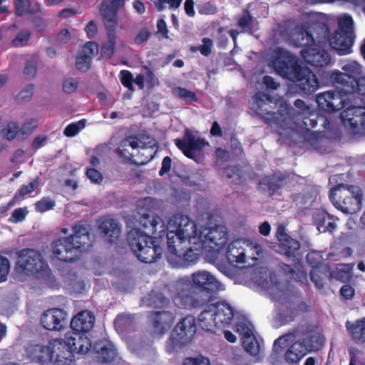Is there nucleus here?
<instances>
[{"label":"nucleus","mask_w":365,"mask_h":365,"mask_svg":"<svg viewBox=\"0 0 365 365\" xmlns=\"http://www.w3.org/2000/svg\"><path fill=\"white\" fill-rule=\"evenodd\" d=\"M71 328L73 331L71 336L68 338L66 343L73 354H86L91 350L92 344L90 338L86 335L93 329L94 321H70Z\"/></svg>","instance_id":"obj_9"},{"label":"nucleus","mask_w":365,"mask_h":365,"mask_svg":"<svg viewBox=\"0 0 365 365\" xmlns=\"http://www.w3.org/2000/svg\"><path fill=\"white\" fill-rule=\"evenodd\" d=\"M346 96L351 95L354 100L359 99L358 105L350 104L341 113L343 123L349 126L354 135H365V76H361L351 85L341 91Z\"/></svg>","instance_id":"obj_3"},{"label":"nucleus","mask_w":365,"mask_h":365,"mask_svg":"<svg viewBox=\"0 0 365 365\" xmlns=\"http://www.w3.org/2000/svg\"><path fill=\"white\" fill-rule=\"evenodd\" d=\"M150 202V197H145L138 202L136 220L143 227L150 229L153 237L138 228L130 230L127 235L128 244L131 250L138 259L144 263H153L161 257L163 248L155 244L154 238H163L167 232V226L160 216L154 215L150 209L143 210V207Z\"/></svg>","instance_id":"obj_1"},{"label":"nucleus","mask_w":365,"mask_h":365,"mask_svg":"<svg viewBox=\"0 0 365 365\" xmlns=\"http://www.w3.org/2000/svg\"><path fill=\"white\" fill-rule=\"evenodd\" d=\"M151 36V33L147 28H143L140 30L138 34L135 36L134 38V42L137 45L142 44L143 43L147 41Z\"/></svg>","instance_id":"obj_60"},{"label":"nucleus","mask_w":365,"mask_h":365,"mask_svg":"<svg viewBox=\"0 0 365 365\" xmlns=\"http://www.w3.org/2000/svg\"><path fill=\"white\" fill-rule=\"evenodd\" d=\"M124 0H106L101 3L100 13L106 29L108 41L102 44L101 54L109 58L113 53L116 44V29L118 26V11L123 6Z\"/></svg>","instance_id":"obj_5"},{"label":"nucleus","mask_w":365,"mask_h":365,"mask_svg":"<svg viewBox=\"0 0 365 365\" xmlns=\"http://www.w3.org/2000/svg\"><path fill=\"white\" fill-rule=\"evenodd\" d=\"M174 94L179 98L185 100L187 104L197 101L195 93L185 88L177 87L174 91Z\"/></svg>","instance_id":"obj_41"},{"label":"nucleus","mask_w":365,"mask_h":365,"mask_svg":"<svg viewBox=\"0 0 365 365\" xmlns=\"http://www.w3.org/2000/svg\"><path fill=\"white\" fill-rule=\"evenodd\" d=\"M98 45L93 41H88L83 47L82 54L90 56L91 60L92 61L93 57L98 53Z\"/></svg>","instance_id":"obj_58"},{"label":"nucleus","mask_w":365,"mask_h":365,"mask_svg":"<svg viewBox=\"0 0 365 365\" xmlns=\"http://www.w3.org/2000/svg\"><path fill=\"white\" fill-rule=\"evenodd\" d=\"M317 35L316 38H318V43L316 42L312 46L302 49L300 55L308 64L316 68H323L330 63L331 57L322 44V37L319 34Z\"/></svg>","instance_id":"obj_17"},{"label":"nucleus","mask_w":365,"mask_h":365,"mask_svg":"<svg viewBox=\"0 0 365 365\" xmlns=\"http://www.w3.org/2000/svg\"><path fill=\"white\" fill-rule=\"evenodd\" d=\"M191 277L193 287L199 291L194 292L191 288L187 287L180 289L173 297V302L174 298L182 291H189L193 295L200 294L203 297H206L207 295H212V292L219 289L220 283L207 271L202 270L194 272L192 274Z\"/></svg>","instance_id":"obj_12"},{"label":"nucleus","mask_w":365,"mask_h":365,"mask_svg":"<svg viewBox=\"0 0 365 365\" xmlns=\"http://www.w3.org/2000/svg\"><path fill=\"white\" fill-rule=\"evenodd\" d=\"M85 125L86 120L84 119L81 120L77 123H71L66 127L63 133L67 137H73L81 129L83 128Z\"/></svg>","instance_id":"obj_48"},{"label":"nucleus","mask_w":365,"mask_h":365,"mask_svg":"<svg viewBox=\"0 0 365 365\" xmlns=\"http://www.w3.org/2000/svg\"><path fill=\"white\" fill-rule=\"evenodd\" d=\"M298 118L302 120V124L307 130L314 128L317 125V113L314 110L298 116Z\"/></svg>","instance_id":"obj_38"},{"label":"nucleus","mask_w":365,"mask_h":365,"mask_svg":"<svg viewBox=\"0 0 365 365\" xmlns=\"http://www.w3.org/2000/svg\"><path fill=\"white\" fill-rule=\"evenodd\" d=\"M291 31L287 33L289 39L298 47L308 48L317 41L310 33L309 27L306 24L289 23Z\"/></svg>","instance_id":"obj_20"},{"label":"nucleus","mask_w":365,"mask_h":365,"mask_svg":"<svg viewBox=\"0 0 365 365\" xmlns=\"http://www.w3.org/2000/svg\"><path fill=\"white\" fill-rule=\"evenodd\" d=\"M19 127L15 122H9L6 126L1 130L3 138L8 140H14L19 133Z\"/></svg>","instance_id":"obj_42"},{"label":"nucleus","mask_w":365,"mask_h":365,"mask_svg":"<svg viewBox=\"0 0 365 365\" xmlns=\"http://www.w3.org/2000/svg\"><path fill=\"white\" fill-rule=\"evenodd\" d=\"M174 304L179 309L192 311L202 308L197 319H247L236 312L234 308L225 301L214 302L213 295L192 294L189 291H182L174 298Z\"/></svg>","instance_id":"obj_2"},{"label":"nucleus","mask_w":365,"mask_h":365,"mask_svg":"<svg viewBox=\"0 0 365 365\" xmlns=\"http://www.w3.org/2000/svg\"><path fill=\"white\" fill-rule=\"evenodd\" d=\"M91 56L81 53L76 58V67L80 71H87L91 67Z\"/></svg>","instance_id":"obj_51"},{"label":"nucleus","mask_w":365,"mask_h":365,"mask_svg":"<svg viewBox=\"0 0 365 365\" xmlns=\"http://www.w3.org/2000/svg\"><path fill=\"white\" fill-rule=\"evenodd\" d=\"M333 205L345 214H354L361 208V190L354 185L339 184L329 190Z\"/></svg>","instance_id":"obj_6"},{"label":"nucleus","mask_w":365,"mask_h":365,"mask_svg":"<svg viewBox=\"0 0 365 365\" xmlns=\"http://www.w3.org/2000/svg\"><path fill=\"white\" fill-rule=\"evenodd\" d=\"M142 142L136 135H129L121 140V145L124 147H131L132 149H137L138 148H145L144 144L140 145Z\"/></svg>","instance_id":"obj_52"},{"label":"nucleus","mask_w":365,"mask_h":365,"mask_svg":"<svg viewBox=\"0 0 365 365\" xmlns=\"http://www.w3.org/2000/svg\"><path fill=\"white\" fill-rule=\"evenodd\" d=\"M275 71L282 76L292 78L302 67L299 59L289 51L278 48L277 56L272 61Z\"/></svg>","instance_id":"obj_16"},{"label":"nucleus","mask_w":365,"mask_h":365,"mask_svg":"<svg viewBox=\"0 0 365 365\" xmlns=\"http://www.w3.org/2000/svg\"><path fill=\"white\" fill-rule=\"evenodd\" d=\"M354 39L353 19L349 15H344L339 21L338 29L329 36V43L339 55L343 56L351 52Z\"/></svg>","instance_id":"obj_7"},{"label":"nucleus","mask_w":365,"mask_h":365,"mask_svg":"<svg viewBox=\"0 0 365 365\" xmlns=\"http://www.w3.org/2000/svg\"><path fill=\"white\" fill-rule=\"evenodd\" d=\"M53 341L47 346L36 344L31 346L30 356L32 359L41 364H46L52 361Z\"/></svg>","instance_id":"obj_30"},{"label":"nucleus","mask_w":365,"mask_h":365,"mask_svg":"<svg viewBox=\"0 0 365 365\" xmlns=\"http://www.w3.org/2000/svg\"><path fill=\"white\" fill-rule=\"evenodd\" d=\"M98 230L103 238L110 244L115 242L118 239L120 228L114 219L103 217L98 221Z\"/></svg>","instance_id":"obj_25"},{"label":"nucleus","mask_w":365,"mask_h":365,"mask_svg":"<svg viewBox=\"0 0 365 365\" xmlns=\"http://www.w3.org/2000/svg\"><path fill=\"white\" fill-rule=\"evenodd\" d=\"M346 327L353 339L365 342V321H347Z\"/></svg>","instance_id":"obj_34"},{"label":"nucleus","mask_w":365,"mask_h":365,"mask_svg":"<svg viewBox=\"0 0 365 365\" xmlns=\"http://www.w3.org/2000/svg\"><path fill=\"white\" fill-rule=\"evenodd\" d=\"M311 29L314 31H319L321 32V34L323 38H326L328 36L329 33V29L328 26L322 22H314L311 25Z\"/></svg>","instance_id":"obj_64"},{"label":"nucleus","mask_w":365,"mask_h":365,"mask_svg":"<svg viewBox=\"0 0 365 365\" xmlns=\"http://www.w3.org/2000/svg\"><path fill=\"white\" fill-rule=\"evenodd\" d=\"M344 73L336 71L331 74V80L335 84L337 89L341 91L346 87V84L351 85L361 77V66L356 61H351L342 66Z\"/></svg>","instance_id":"obj_19"},{"label":"nucleus","mask_w":365,"mask_h":365,"mask_svg":"<svg viewBox=\"0 0 365 365\" xmlns=\"http://www.w3.org/2000/svg\"><path fill=\"white\" fill-rule=\"evenodd\" d=\"M308 351L302 342H294L287 351L285 360L289 363H297L304 357Z\"/></svg>","instance_id":"obj_35"},{"label":"nucleus","mask_w":365,"mask_h":365,"mask_svg":"<svg viewBox=\"0 0 365 365\" xmlns=\"http://www.w3.org/2000/svg\"><path fill=\"white\" fill-rule=\"evenodd\" d=\"M27 213L28 211L26 207L15 209L11 214L10 220L14 222H22L26 218Z\"/></svg>","instance_id":"obj_59"},{"label":"nucleus","mask_w":365,"mask_h":365,"mask_svg":"<svg viewBox=\"0 0 365 365\" xmlns=\"http://www.w3.org/2000/svg\"><path fill=\"white\" fill-rule=\"evenodd\" d=\"M203 44L199 46L197 48L200 53L204 56H209L212 53V41L207 37H205L202 40Z\"/></svg>","instance_id":"obj_57"},{"label":"nucleus","mask_w":365,"mask_h":365,"mask_svg":"<svg viewBox=\"0 0 365 365\" xmlns=\"http://www.w3.org/2000/svg\"><path fill=\"white\" fill-rule=\"evenodd\" d=\"M10 271V262L6 257L0 255V283L7 280Z\"/></svg>","instance_id":"obj_49"},{"label":"nucleus","mask_w":365,"mask_h":365,"mask_svg":"<svg viewBox=\"0 0 365 365\" xmlns=\"http://www.w3.org/2000/svg\"><path fill=\"white\" fill-rule=\"evenodd\" d=\"M115 153L120 158L123 159L125 163L135 164V162L133 160V154L129 152L127 147L121 145V140L120 141L119 146L116 149Z\"/></svg>","instance_id":"obj_50"},{"label":"nucleus","mask_w":365,"mask_h":365,"mask_svg":"<svg viewBox=\"0 0 365 365\" xmlns=\"http://www.w3.org/2000/svg\"><path fill=\"white\" fill-rule=\"evenodd\" d=\"M252 20V16L250 15L249 11H247L242 16L238 18L237 26L243 29H246L250 26Z\"/></svg>","instance_id":"obj_62"},{"label":"nucleus","mask_w":365,"mask_h":365,"mask_svg":"<svg viewBox=\"0 0 365 365\" xmlns=\"http://www.w3.org/2000/svg\"><path fill=\"white\" fill-rule=\"evenodd\" d=\"M39 186V180L36 178L31 181L28 185H23L15 193L13 198L9 202L4 211H6L13 207L21 198L26 195H29L38 189Z\"/></svg>","instance_id":"obj_33"},{"label":"nucleus","mask_w":365,"mask_h":365,"mask_svg":"<svg viewBox=\"0 0 365 365\" xmlns=\"http://www.w3.org/2000/svg\"><path fill=\"white\" fill-rule=\"evenodd\" d=\"M292 334H285L281 337H279L276 339L273 344L272 352L270 355V357L272 359H277L278 356L282 352L283 346L285 345L286 341H287V337L291 336Z\"/></svg>","instance_id":"obj_44"},{"label":"nucleus","mask_w":365,"mask_h":365,"mask_svg":"<svg viewBox=\"0 0 365 365\" xmlns=\"http://www.w3.org/2000/svg\"><path fill=\"white\" fill-rule=\"evenodd\" d=\"M175 227V230H167V245L168 248L175 250L174 244L178 243V246L185 243L186 240L195 237L197 235V227L195 222L186 215L175 216L173 225L170 227Z\"/></svg>","instance_id":"obj_8"},{"label":"nucleus","mask_w":365,"mask_h":365,"mask_svg":"<svg viewBox=\"0 0 365 365\" xmlns=\"http://www.w3.org/2000/svg\"><path fill=\"white\" fill-rule=\"evenodd\" d=\"M292 80L296 82L299 91L305 95L314 93L319 87L316 74L307 67H301Z\"/></svg>","instance_id":"obj_21"},{"label":"nucleus","mask_w":365,"mask_h":365,"mask_svg":"<svg viewBox=\"0 0 365 365\" xmlns=\"http://www.w3.org/2000/svg\"><path fill=\"white\" fill-rule=\"evenodd\" d=\"M120 81L123 86L130 91H134V87L133 85V76L130 71L123 70L120 71Z\"/></svg>","instance_id":"obj_54"},{"label":"nucleus","mask_w":365,"mask_h":365,"mask_svg":"<svg viewBox=\"0 0 365 365\" xmlns=\"http://www.w3.org/2000/svg\"><path fill=\"white\" fill-rule=\"evenodd\" d=\"M73 234L68 237L76 245H79V248L83 252L87 247L91 245V233L90 232L89 225L86 222L79 221L72 227Z\"/></svg>","instance_id":"obj_26"},{"label":"nucleus","mask_w":365,"mask_h":365,"mask_svg":"<svg viewBox=\"0 0 365 365\" xmlns=\"http://www.w3.org/2000/svg\"><path fill=\"white\" fill-rule=\"evenodd\" d=\"M296 336H304L302 342L306 346L308 352L321 349L324 342V338L319 327H307L306 330H297Z\"/></svg>","instance_id":"obj_22"},{"label":"nucleus","mask_w":365,"mask_h":365,"mask_svg":"<svg viewBox=\"0 0 365 365\" xmlns=\"http://www.w3.org/2000/svg\"><path fill=\"white\" fill-rule=\"evenodd\" d=\"M338 90L325 91L317 95L316 102L319 110L331 113L341 109L346 110L349 106L347 101H350V98H344L346 95L341 90Z\"/></svg>","instance_id":"obj_13"},{"label":"nucleus","mask_w":365,"mask_h":365,"mask_svg":"<svg viewBox=\"0 0 365 365\" xmlns=\"http://www.w3.org/2000/svg\"><path fill=\"white\" fill-rule=\"evenodd\" d=\"M236 328L237 331L242 336V341L253 336L254 327L250 321H239Z\"/></svg>","instance_id":"obj_37"},{"label":"nucleus","mask_w":365,"mask_h":365,"mask_svg":"<svg viewBox=\"0 0 365 365\" xmlns=\"http://www.w3.org/2000/svg\"><path fill=\"white\" fill-rule=\"evenodd\" d=\"M252 108L256 114L264 120L267 124H275L282 128H284L286 117L281 112L268 110L265 107L267 102H272V97L265 93L257 92L253 96Z\"/></svg>","instance_id":"obj_10"},{"label":"nucleus","mask_w":365,"mask_h":365,"mask_svg":"<svg viewBox=\"0 0 365 365\" xmlns=\"http://www.w3.org/2000/svg\"><path fill=\"white\" fill-rule=\"evenodd\" d=\"M227 231L225 226L205 227L200 233V239L205 247L219 252L225 247L227 242Z\"/></svg>","instance_id":"obj_18"},{"label":"nucleus","mask_w":365,"mask_h":365,"mask_svg":"<svg viewBox=\"0 0 365 365\" xmlns=\"http://www.w3.org/2000/svg\"><path fill=\"white\" fill-rule=\"evenodd\" d=\"M55 205L56 202L53 200L44 197L35 203V210L36 212L43 213L52 210Z\"/></svg>","instance_id":"obj_46"},{"label":"nucleus","mask_w":365,"mask_h":365,"mask_svg":"<svg viewBox=\"0 0 365 365\" xmlns=\"http://www.w3.org/2000/svg\"><path fill=\"white\" fill-rule=\"evenodd\" d=\"M37 72V66L34 61H28L24 69V75L26 78H34Z\"/></svg>","instance_id":"obj_63"},{"label":"nucleus","mask_w":365,"mask_h":365,"mask_svg":"<svg viewBox=\"0 0 365 365\" xmlns=\"http://www.w3.org/2000/svg\"><path fill=\"white\" fill-rule=\"evenodd\" d=\"M86 175L91 182L95 184H101L103 180V174L94 168H88Z\"/></svg>","instance_id":"obj_55"},{"label":"nucleus","mask_w":365,"mask_h":365,"mask_svg":"<svg viewBox=\"0 0 365 365\" xmlns=\"http://www.w3.org/2000/svg\"><path fill=\"white\" fill-rule=\"evenodd\" d=\"M91 351L96 355L97 360L101 363H110L117 356L114 345L107 339L96 341L92 345Z\"/></svg>","instance_id":"obj_24"},{"label":"nucleus","mask_w":365,"mask_h":365,"mask_svg":"<svg viewBox=\"0 0 365 365\" xmlns=\"http://www.w3.org/2000/svg\"><path fill=\"white\" fill-rule=\"evenodd\" d=\"M114 327L119 334L126 335L135 330V321H114Z\"/></svg>","instance_id":"obj_39"},{"label":"nucleus","mask_w":365,"mask_h":365,"mask_svg":"<svg viewBox=\"0 0 365 365\" xmlns=\"http://www.w3.org/2000/svg\"><path fill=\"white\" fill-rule=\"evenodd\" d=\"M67 317L66 312L60 308H52L46 310L41 315V319L50 317L51 319H66Z\"/></svg>","instance_id":"obj_47"},{"label":"nucleus","mask_w":365,"mask_h":365,"mask_svg":"<svg viewBox=\"0 0 365 365\" xmlns=\"http://www.w3.org/2000/svg\"><path fill=\"white\" fill-rule=\"evenodd\" d=\"M321 258L322 257L317 252H309L306 257L307 262L313 267L309 274L310 279L319 289H322L324 287V282L321 277L320 271L316 269L317 265L320 263Z\"/></svg>","instance_id":"obj_31"},{"label":"nucleus","mask_w":365,"mask_h":365,"mask_svg":"<svg viewBox=\"0 0 365 365\" xmlns=\"http://www.w3.org/2000/svg\"><path fill=\"white\" fill-rule=\"evenodd\" d=\"M52 349L51 363L54 365H73L74 356L66 341L54 340Z\"/></svg>","instance_id":"obj_23"},{"label":"nucleus","mask_w":365,"mask_h":365,"mask_svg":"<svg viewBox=\"0 0 365 365\" xmlns=\"http://www.w3.org/2000/svg\"><path fill=\"white\" fill-rule=\"evenodd\" d=\"M286 178L281 173H274L264 176L259 182V185L264 187L269 196H273L284 185Z\"/></svg>","instance_id":"obj_29"},{"label":"nucleus","mask_w":365,"mask_h":365,"mask_svg":"<svg viewBox=\"0 0 365 365\" xmlns=\"http://www.w3.org/2000/svg\"><path fill=\"white\" fill-rule=\"evenodd\" d=\"M62 87L64 93H73L78 87V81L73 78H66L63 81Z\"/></svg>","instance_id":"obj_53"},{"label":"nucleus","mask_w":365,"mask_h":365,"mask_svg":"<svg viewBox=\"0 0 365 365\" xmlns=\"http://www.w3.org/2000/svg\"><path fill=\"white\" fill-rule=\"evenodd\" d=\"M152 327L153 329L151 331L152 334L153 335H163L167 331H168L172 324L170 321H152Z\"/></svg>","instance_id":"obj_43"},{"label":"nucleus","mask_w":365,"mask_h":365,"mask_svg":"<svg viewBox=\"0 0 365 365\" xmlns=\"http://www.w3.org/2000/svg\"><path fill=\"white\" fill-rule=\"evenodd\" d=\"M282 249L284 252V255L289 257L294 256L296 252L299 249V242L291 237L290 236L280 243Z\"/></svg>","instance_id":"obj_36"},{"label":"nucleus","mask_w":365,"mask_h":365,"mask_svg":"<svg viewBox=\"0 0 365 365\" xmlns=\"http://www.w3.org/2000/svg\"><path fill=\"white\" fill-rule=\"evenodd\" d=\"M174 142L176 147L185 156L195 162H197L196 154H200L203 148L208 145L204 138L195 136L189 129L185 130L182 138H176Z\"/></svg>","instance_id":"obj_14"},{"label":"nucleus","mask_w":365,"mask_h":365,"mask_svg":"<svg viewBox=\"0 0 365 365\" xmlns=\"http://www.w3.org/2000/svg\"><path fill=\"white\" fill-rule=\"evenodd\" d=\"M51 247L53 257L64 262L76 261L82 252L79 245H76L68 236L53 241Z\"/></svg>","instance_id":"obj_15"},{"label":"nucleus","mask_w":365,"mask_h":365,"mask_svg":"<svg viewBox=\"0 0 365 365\" xmlns=\"http://www.w3.org/2000/svg\"><path fill=\"white\" fill-rule=\"evenodd\" d=\"M34 91V85L30 84L27 86L24 90H22L16 97L19 102H26L29 101Z\"/></svg>","instance_id":"obj_56"},{"label":"nucleus","mask_w":365,"mask_h":365,"mask_svg":"<svg viewBox=\"0 0 365 365\" xmlns=\"http://www.w3.org/2000/svg\"><path fill=\"white\" fill-rule=\"evenodd\" d=\"M42 326L52 331L61 332L63 331L68 325V321H41Z\"/></svg>","instance_id":"obj_45"},{"label":"nucleus","mask_w":365,"mask_h":365,"mask_svg":"<svg viewBox=\"0 0 365 365\" xmlns=\"http://www.w3.org/2000/svg\"><path fill=\"white\" fill-rule=\"evenodd\" d=\"M338 217L329 214L327 211L322 210L314 212L313 222L320 232H332L336 228V220Z\"/></svg>","instance_id":"obj_27"},{"label":"nucleus","mask_w":365,"mask_h":365,"mask_svg":"<svg viewBox=\"0 0 365 365\" xmlns=\"http://www.w3.org/2000/svg\"><path fill=\"white\" fill-rule=\"evenodd\" d=\"M245 350L252 356H257L261 351V346L254 336L242 341Z\"/></svg>","instance_id":"obj_40"},{"label":"nucleus","mask_w":365,"mask_h":365,"mask_svg":"<svg viewBox=\"0 0 365 365\" xmlns=\"http://www.w3.org/2000/svg\"><path fill=\"white\" fill-rule=\"evenodd\" d=\"M16 271L27 277L48 278L51 271L41 253L32 248H24L16 252Z\"/></svg>","instance_id":"obj_4"},{"label":"nucleus","mask_w":365,"mask_h":365,"mask_svg":"<svg viewBox=\"0 0 365 365\" xmlns=\"http://www.w3.org/2000/svg\"><path fill=\"white\" fill-rule=\"evenodd\" d=\"M226 257L231 263H243L245 262V250L242 246L241 241L236 240L228 245Z\"/></svg>","instance_id":"obj_32"},{"label":"nucleus","mask_w":365,"mask_h":365,"mask_svg":"<svg viewBox=\"0 0 365 365\" xmlns=\"http://www.w3.org/2000/svg\"><path fill=\"white\" fill-rule=\"evenodd\" d=\"M30 36L31 34L29 31H20L12 41L13 46L16 47L21 46L23 45V42H27L29 41Z\"/></svg>","instance_id":"obj_61"},{"label":"nucleus","mask_w":365,"mask_h":365,"mask_svg":"<svg viewBox=\"0 0 365 365\" xmlns=\"http://www.w3.org/2000/svg\"><path fill=\"white\" fill-rule=\"evenodd\" d=\"M196 329L195 321H179L168 340L166 346L167 351L173 353L188 344L194 336Z\"/></svg>","instance_id":"obj_11"},{"label":"nucleus","mask_w":365,"mask_h":365,"mask_svg":"<svg viewBox=\"0 0 365 365\" xmlns=\"http://www.w3.org/2000/svg\"><path fill=\"white\" fill-rule=\"evenodd\" d=\"M174 249L175 250L168 248V253L167 257L169 260H170L171 257L175 256L178 258V261L182 260L184 265L188 266L195 263L199 258V254L190 247L185 250L182 245L178 247V243H175L174 244Z\"/></svg>","instance_id":"obj_28"}]
</instances>
